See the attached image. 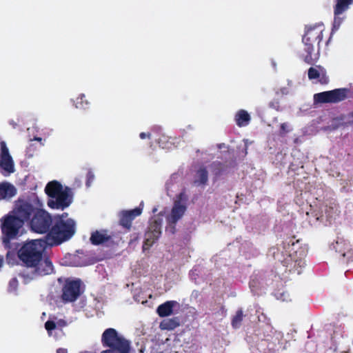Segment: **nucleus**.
<instances>
[{"label": "nucleus", "instance_id": "6ab92c4d", "mask_svg": "<svg viewBox=\"0 0 353 353\" xmlns=\"http://www.w3.org/2000/svg\"><path fill=\"white\" fill-rule=\"evenodd\" d=\"M114 237V234L113 233L108 234L106 230H96L92 232L90 241V243H107L110 241L112 243Z\"/></svg>", "mask_w": 353, "mask_h": 353}, {"label": "nucleus", "instance_id": "7ed1b4c3", "mask_svg": "<svg viewBox=\"0 0 353 353\" xmlns=\"http://www.w3.org/2000/svg\"><path fill=\"white\" fill-rule=\"evenodd\" d=\"M103 346L108 347L118 353H129L130 342L114 328L106 329L101 336Z\"/></svg>", "mask_w": 353, "mask_h": 353}, {"label": "nucleus", "instance_id": "b1692460", "mask_svg": "<svg viewBox=\"0 0 353 353\" xmlns=\"http://www.w3.org/2000/svg\"><path fill=\"white\" fill-rule=\"evenodd\" d=\"M234 119L239 127H245L249 124L251 117L246 110H240L236 113Z\"/></svg>", "mask_w": 353, "mask_h": 353}, {"label": "nucleus", "instance_id": "cd10ccee", "mask_svg": "<svg viewBox=\"0 0 353 353\" xmlns=\"http://www.w3.org/2000/svg\"><path fill=\"white\" fill-rule=\"evenodd\" d=\"M336 4H334V22H333V27L332 29V33H333L334 31H336L339 28V27L341 25L343 20V18L341 17L340 16L345 12V11H342L341 12H336Z\"/></svg>", "mask_w": 353, "mask_h": 353}, {"label": "nucleus", "instance_id": "0eeeda50", "mask_svg": "<svg viewBox=\"0 0 353 353\" xmlns=\"http://www.w3.org/2000/svg\"><path fill=\"white\" fill-rule=\"evenodd\" d=\"M81 281L79 279H65L62 287L61 299L64 303H74L83 292Z\"/></svg>", "mask_w": 353, "mask_h": 353}, {"label": "nucleus", "instance_id": "72a5a7b5", "mask_svg": "<svg viewBox=\"0 0 353 353\" xmlns=\"http://www.w3.org/2000/svg\"><path fill=\"white\" fill-rule=\"evenodd\" d=\"M317 68L321 70V76L319 77V82L322 84H326L328 83V77L326 76L325 70L321 65H317Z\"/></svg>", "mask_w": 353, "mask_h": 353}, {"label": "nucleus", "instance_id": "2eb2a0df", "mask_svg": "<svg viewBox=\"0 0 353 353\" xmlns=\"http://www.w3.org/2000/svg\"><path fill=\"white\" fill-rule=\"evenodd\" d=\"M0 167L8 174L14 172V162L3 141L0 142Z\"/></svg>", "mask_w": 353, "mask_h": 353}, {"label": "nucleus", "instance_id": "5701e85b", "mask_svg": "<svg viewBox=\"0 0 353 353\" xmlns=\"http://www.w3.org/2000/svg\"><path fill=\"white\" fill-rule=\"evenodd\" d=\"M333 249L336 252H339L343 257H346L350 259L353 257V248L352 244H332Z\"/></svg>", "mask_w": 353, "mask_h": 353}, {"label": "nucleus", "instance_id": "58836bf2", "mask_svg": "<svg viewBox=\"0 0 353 353\" xmlns=\"http://www.w3.org/2000/svg\"><path fill=\"white\" fill-rule=\"evenodd\" d=\"M289 295L287 293H278L276 298L283 301H288Z\"/></svg>", "mask_w": 353, "mask_h": 353}, {"label": "nucleus", "instance_id": "c756f323", "mask_svg": "<svg viewBox=\"0 0 353 353\" xmlns=\"http://www.w3.org/2000/svg\"><path fill=\"white\" fill-rule=\"evenodd\" d=\"M89 102L86 99V97L84 94H81L76 99L75 106L77 108H86L88 105Z\"/></svg>", "mask_w": 353, "mask_h": 353}, {"label": "nucleus", "instance_id": "393cba45", "mask_svg": "<svg viewBox=\"0 0 353 353\" xmlns=\"http://www.w3.org/2000/svg\"><path fill=\"white\" fill-rule=\"evenodd\" d=\"M208 181V172L205 168H201L196 174L194 184L197 186L205 185Z\"/></svg>", "mask_w": 353, "mask_h": 353}, {"label": "nucleus", "instance_id": "4be33fe9", "mask_svg": "<svg viewBox=\"0 0 353 353\" xmlns=\"http://www.w3.org/2000/svg\"><path fill=\"white\" fill-rule=\"evenodd\" d=\"M63 190V185L57 181L49 182L45 188V192L50 199L56 196L57 194L60 193Z\"/></svg>", "mask_w": 353, "mask_h": 353}, {"label": "nucleus", "instance_id": "6e6552de", "mask_svg": "<svg viewBox=\"0 0 353 353\" xmlns=\"http://www.w3.org/2000/svg\"><path fill=\"white\" fill-rule=\"evenodd\" d=\"M348 88H337L330 91L316 93L314 95L315 103H336L347 98Z\"/></svg>", "mask_w": 353, "mask_h": 353}, {"label": "nucleus", "instance_id": "8fccbe9b", "mask_svg": "<svg viewBox=\"0 0 353 353\" xmlns=\"http://www.w3.org/2000/svg\"><path fill=\"white\" fill-rule=\"evenodd\" d=\"M101 353H114V352L112 350H106L102 351Z\"/></svg>", "mask_w": 353, "mask_h": 353}, {"label": "nucleus", "instance_id": "9b49d317", "mask_svg": "<svg viewBox=\"0 0 353 353\" xmlns=\"http://www.w3.org/2000/svg\"><path fill=\"white\" fill-rule=\"evenodd\" d=\"M37 208L28 201H19L15 205L14 216L21 220L23 225L25 221L30 222Z\"/></svg>", "mask_w": 353, "mask_h": 353}, {"label": "nucleus", "instance_id": "f03ea898", "mask_svg": "<svg viewBox=\"0 0 353 353\" xmlns=\"http://www.w3.org/2000/svg\"><path fill=\"white\" fill-rule=\"evenodd\" d=\"M68 216V213H63L61 216L54 218V223L47 237L52 243H63L72 239L77 231V225L74 220L71 218L64 220L63 217Z\"/></svg>", "mask_w": 353, "mask_h": 353}, {"label": "nucleus", "instance_id": "c9c22d12", "mask_svg": "<svg viewBox=\"0 0 353 353\" xmlns=\"http://www.w3.org/2000/svg\"><path fill=\"white\" fill-rule=\"evenodd\" d=\"M188 201V196L186 195L185 192H181L177 196V200L175 202H179L181 204V202L185 203Z\"/></svg>", "mask_w": 353, "mask_h": 353}, {"label": "nucleus", "instance_id": "2f4dec72", "mask_svg": "<svg viewBox=\"0 0 353 353\" xmlns=\"http://www.w3.org/2000/svg\"><path fill=\"white\" fill-rule=\"evenodd\" d=\"M270 341L269 338L261 340L259 343L256 344L257 349L263 353L265 352V346L267 345L269 350H274V345H271V343H268L267 345V343Z\"/></svg>", "mask_w": 353, "mask_h": 353}, {"label": "nucleus", "instance_id": "9d476101", "mask_svg": "<svg viewBox=\"0 0 353 353\" xmlns=\"http://www.w3.org/2000/svg\"><path fill=\"white\" fill-rule=\"evenodd\" d=\"M73 194L69 187H65L63 191L57 194L54 197H52L48 201V205L51 209L67 208L72 202Z\"/></svg>", "mask_w": 353, "mask_h": 353}, {"label": "nucleus", "instance_id": "f3484780", "mask_svg": "<svg viewBox=\"0 0 353 353\" xmlns=\"http://www.w3.org/2000/svg\"><path fill=\"white\" fill-rule=\"evenodd\" d=\"M161 234V224L154 221L148 226L145 233V240L143 243H155L159 239Z\"/></svg>", "mask_w": 353, "mask_h": 353}, {"label": "nucleus", "instance_id": "f257e3e1", "mask_svg": "<svg viewBox=\"0 0 353 353\" xmlns=\"http://www.w3.org/2000/svg\"><path fill=\"white\" fill-rule=\"evenodd\" d=\"M54 244H22L17 256L23 265L33 268L34 276H45L54 271L52 261L48 257L46 250Z\"/></svg>", "mask_w": 353, "mask_h": 353}, {"label": "nucleus", "instance_id": "5fc2aeb1", "mask_svg": "<svg viewBox=\"0 0 353 353\" xmlns=\"http://www.w3.org/2000/svg\"><path fill=\"white\" fill-rule=\"evenodd\" d=\"M296 243H299V240H297V241H296Z\"/></svg>", "mask_w": 353, "mask_h": 353}, {"label": "nucleus", "instance_id": "37998d69", "mask_svg": "<svg viewBox=\"0 0 353 353\" xmlns=\"http://www.w3.org/2000/svg\"><path fill=\"white\" fill-rule=\"evenodd\" d=\"M14 256V253L12 251L8 250L7 252V260L9 263H12L11 259Z\"/></svg>", "mask_w": 353, "mask_h": 353}, {"label": "nucleus", "instance_id": "09e8293b", "mask_svg": "<svg viewBox=\"0 0 353 353\" xmlns=\"http://www.w3.org/2000/svg\"><path fill=\"white\" fill-rule=\"evenodd\" d=\"M150 245V244H148V243L143 244V251H145V250L148 249Z\"/></svg>", "mask_w": 353, "mask_h": 353}, {"label": "nucleus", "instance_id": "c85d7f7f", "mask_svg": "<svg viewBox=\"0 0 353 353\" xmlns=\"http://www.w3.org/2000/svg\"><path fill=\"white\" fill-rule=\"evenodd\" d=\"M243 319V310L239 309L236 311V314L234 316L232 320V325L234 328H239Z\"/></svg>", "mask_w": 353, "mask_h": 353}, {"label": "nucleus", "instance_id": "3c124183", "mask_svg": "<svg viewBox=\"0 0 353 353\" xmlns=\"http://www.w3.org/2000/svg\"><path fill=\"white\" fill-rule=\"evenodd\" d=\"M144 349L141 347L139 350V353H143Z\"/></svg>", "mask_w": 353, "mask_h": 353}, {"label": "nucleus", "instance_id": "603ef678", "mask_svg": "<svg viewBox=\"0 0 353 353\" xmlns=\"http://www.w3.org/2000/svg\"><path fill=\"white\" fill-rule=\"evenodd\" d=\"M7 245H8V248L9 249H10V248H11V246H10V245H11L12 244H7Z\"/></svg>", "mask_w": 353, "mask_h": 353}, {"label": "nucleus", "instance_id": "bb28decb", "mask_svg": "<svg viewBox=\"0 0 353 353\" xmlns=\"http://www.w3.org/2000/svg\"><path fill=\"white\" fill-rule=\"evenodd\" d=\"M334 4H336V12L347 11L351 5L353 4V0H333Z\"/></svg>", "mask_w": 353, "mask_h": 353}, {"label": "nucleus", "instance_id": "4c0bfd02", "mask_svg": "<svg viewBox=\"0 0 353 353\" xmlns=\"http://www.w3.org/2000/svg\"><path fill=\"white\" fill-rule=\"evenodd\" d=\"M23 243H48L47 240H44L42 239H31V240H26Z\"/></svg>", "mask_w": 353, "mask_h": 353}, {"label": "nucleus", "instance_id": "a18cd8bd", "mask_svg": "<svg viewBox=\"0 0 353 353\" xmlns=\"http://www.w3.org/2000/svg\"><path fill=\"white\" fill-rule=\"evenodd\" d=\"M348 119H350V120L347 121L348 123L350 124H353V112H350L348 115Z\"/></svg>", "mask_w": 353, "mask_h": 353}, {"label": "nucleus", "instance_id": "423d86ee", "mask_svg": "<svg viewBox=\"0 0 353 353\" xmlns=\"http://www.w3.org/2000/svg\"><path fill=\"white\" fill-rule=\"evenodd\" d=\"M29 223L31 229L39 234L48 233L53 225L51 215L40 208L36 210Z\"/></svg>", "mask_w": 353, "mask_h": 353}, {"label": "nucleus", "instance_id": "a211bd4d", "mask_svg": "<svg viewBox=\"0 0 353 353\" xmlns=\"http://www.w3.org/2000/svg\"><path fill=\"white\" fill-rule=\"evenodd\" d=\"M180 304L176 301H168L158 306L157 312L161 317L170 316L174 314L175 310H179Z\"/></svg>", "mask_w": 353, "mask_h": 353}, {"label": "nucleus", "instance_id": "49530a36", "mask_svg": "<svg viewBox=\"0 0 353 353\" xmlns=\"http://www.w3.org/2000/svg\"><path fill=\"white\" fill-rule=\"evenodd\" d=\"M67 352H68V350L65 348L60 347L57 350V353H67Z\"/></svg>", "mask_w": 353, "mask_h": 353}, {"label": "nucleus", "instance_id": "a878e982", "mask_svg": "<svg viewBox=\"0 0 353 353\" xmlns=\"http://www.w3.org/2000/svg\"><path fill=\"white\" fill-rule=\"evenodd\" d=\"M179 325V319L177 317L166 319L160 323L159 327L163 330H172Z\"/></svg>", "mask_w": 353, "mask_h": 353}, {"label": "nucleus", "instance_id": "a19ab883", "mask_svg": "<svg viewBox=\"0 0 353 353\" xmlns=\"http://www.w3.org/2000/svg\"><path fill=\"white\" fill-rule=\"evenodd\" d=\"M250 288L252 290V292L254 294H256L257 292H256V282L254 281V280H252L250 282Z\"/></svg>", "mask_w": 353, "mask_h": 353}, {"label": "nucleus", "instance_id": "c03bdc74", "mask_svg": "<svg viewBox=\"0 0 353 353\" xmlns=\"http://www.w3.org/2000/svg\"><path fill=\"white\" fill-rule=\"evenodd\" d=\"M139 137L141 139H150L151 138V134L150 133H145V132H141L139 134Z\"/></svg>", "mask_w": 353, "mask_h": 353}, {"label": "nucleus", "instance_id": "39448f33", "mask_svg": "<svg viewBox=\"0 0 353 353\" xmlns=\"http://www.w3.org/2000/svg\"><path fill=\"white\" fill-rule=\"evenodd\" d=\"M295 244H286L284 247L287 257L283 261V265L289 268L290 271L294 270L297 274L301 272V269L305 265V252L303 250H295Z\"/></svg>", "mask_w": 353, "mask_h": 353}, {"label": "nucleus", "instance_id": "dca6fc26", "mask_svg": "<svg viewBox=\"0 0 353 353\" xmlns=\"http://www.w3.org/2000/svg\"><path fill=\"white\" fill-rule=\"evenodd\" d=\"M77 254H66L63 264L66 266H84L92 263L83 252L77 251Z\"/></svg>", "mask_w": 353, "mask_h": 353}, {"label": "nucleus", "instance_id": "ddd939ff", "mask_svg": "<svg viewBox=\"0 0 353 353\" xmlns=\"http://www.w3.org/2000/svg\"><path fill=\"white\" fill-rule=\"evenodd\" d=\"M303 49L301 54V58L308 65H314L319 59V46L310 43H303Z\"/></svg>", "mask_w": 353, "mask_h": 353}, {"label": "nucleus", "instance_id": "79ce46f5", "mask_svg": "<svg viewBox=\"0 0 353 353\" xmlns=\"http://www.w3.org/2000/svg\"><path fill=\"white\" fill-rule=\"evenodd\" d=\"M281 338H282V334L281 333H276V336H274V337H272V343L274 344V343H276V342H278V343H279V341Z\"/></svg>", "mask_w": 353, "mask_h": 353}, {"label": "nucleus", "instance_id": "20e7f679", "mask_svg": "<svg viewBox=\"0 0 353 353\" xmlns=\"http://www.w3.org/2000/svg\"><path fill=\"white\" fill-rule=\"evenodd\" d=\"M1 230L2 233V243H10L12 239H16L19 233L20 229L23 227V221L15 216L7 214L3 216L1 220Z\"/></svg>", "mask_w": 353, "mask_h": 353}, {"label": "nucleus", "instance_id": "4468645a", "mask_svg": "<svg viewBox=\"0 0 353 353\" xmlns=\"http://www.w3.org/2000/svg\"><path fill=\"white\" fill-rule=\"evenodd\" d=\"M67 322L62 319L50 318L45 323V328L50 336L58 339L63 334V327L67 326Z\"/></svg>", "mask_w": 353, "mask_h": 353}, {"label": "nucleus", "instance_id": "412c9836", "mask_svg": "<svg viewBox=\"0 0 353 353\" xmlns=\"http://www.w3.org/2000/svg\"><path fill=\"white\" fill-rule=\"evenodd\" d=\"M185 210L186 206L185 205L179 204V202H174L170 215L168 217L169 222L176 223L183 216Z\"/></svg>", "mask_w": 353, "mask_h": 353}, {"label": "nucleus", "instance_id": "f704fd0d", "mask_svg": "<svg viewBox=\"0 0 353 353\" xmlns=\"http://www.w3.org/2000/svg\"><path fill=\"white\" fill-rule=\"evenodd\" d=\"M289 131H290V130L288 129V125L286 123H283L281 124L280 131H279L280 136H281V137L285 136V134H287Z\"/></svg>", "mask_w": 353, "mask_h": 353}, {"label": "nucleus", "instance_id": "1a4fd4ad", "mask_svg": "<svg viewBox=\"0 0 353 353\" xmlns=\"http://www.w3.org/2000/svg\"><path fill=\"white\" fill-rule=\"evenodd\" d=\"M143 211L141 204L132 210H123L118 213V224L125 230L124 234L130 232L132 228V221L139 216H140Z\"/></svg>", "mask_w": 353, "mask_h": 353}, {"label": "nucleus", "instance_id": "f8f14e48", "mask_svg": "<svg viewBox=\"0 0 353 353\" xmlns=\"http://www.w3.org/2000/svg\"><path fill=\"white\" fill-rule=\"evenodd\" d=\"M305 32L302 38L303 43H310L319 46L323 37V25H314L313 26L306 27Z\"/></svg>", "mask_w": 353, "mask_h": 353}, {"label": "nucleus", "instance_id": "ea45409f", "mask_svg": "<svg viewBox=\"0 0 353 353\" xmlns=\"http://www.w3.org/2000/svg\"><path fill=\"white\" fill-rule=\"evenodd\" d=\"M94 179V174L91 172H88L87 174V186H90V183Z\"/></svg>", "mask_w": 353, "mask_h": 353}, {"label": "nucleus", "instance_id": "7c9ffc66", "mask_svg": "<svg viewBox=\"0 0 353 353\" xmlns=\"http://www.w3.org/2000/svg\"><path fill=\"white\" fill-rule=\"evenodd\" d=\"M19 285V281L17 278H12L10 280L8 285V292L10 294L17 295V289Z\"/></svg>", "mask_w": 353, "mask_h": 353}, {"label": "nucleus", "instance_id": "aec40b11", "mask_svg": "<svg viewBox=\"0 0 353 353\" xmlns=\"http://www.w3.org/2000/svg\"><path fill=\"white\" fill-rule=\"evenodd\" d=\"M17 194L16 188L10 183H0V200H9Z\"/></svg>", "mask_w": 353, "mask_h": 353}, {"label": "nucleus", "instance_id": "473e14b6", "mask_svg": "<svg viewBox=\"0 0 353 353\" xmlns=\"http://www.w3.org/2000/svg\"><path fill=\"white\" fill-rule=\"evenodd\" d=\"M321 70L317 68V65L316 68L310 67L308 69L307 72L309 79L312 80L319 78L321 76Z\"/></svg>", "mask_w": 353, "mask_h": 353}, {"label": "nucleus", "instance_id": "864d4df0", "mask_svg": "<svg viewBox=\"0 0 353 353\" xmlns=\"http://www.w3.org/2000/svg\"><path fill=\"white\" fill-rule=\"evenodd\" d=\"M37 140H38V141H41V138H38V139H37Z\"/></svg>", "mask_w": 353, "mask_h": 353}, {"label": "nucleus", "instance_id": "e433bc0d", "mask_svg": "<svg viewBox=\"0 0 353 353\" xmlns=\"http://www.w3.org/2000/svg\"><path fill=\"white\" fill-rule=\"evenodd\" d=\"M139 239V234L137 232H133L130 234V239L129 243H132L137 241Z\"/></svg>", "mask_w": 353, "mask_h": 353}, {"label": "nucleus", "instance_id": "de8ad7c7", "mask_svg": "<svg viewBox=\"0 0 353 353\" xmlns=\"http://www.w3.org/2000/svg\"><path fill=\"white\" fill-rule=\"evenodd\" d=\"M85 301L83 300H81L80 301V305L76 308V310H80L83 308L85 306Z\"/></svg>", "mask_w": 353, "mask_h": 353}]
</instances>
